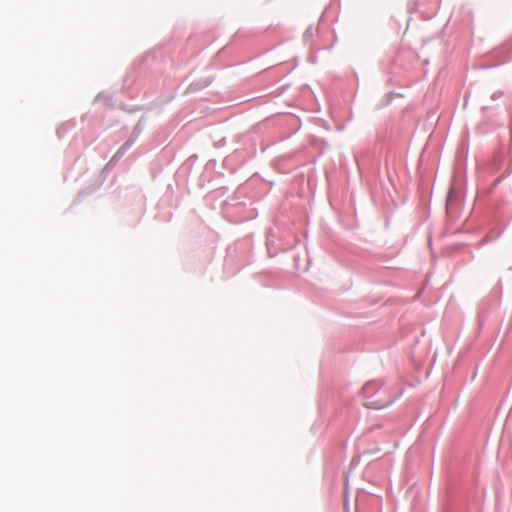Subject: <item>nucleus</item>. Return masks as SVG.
Here are the masks:
<instances>
[{
	"label": "nucleus",
	"instance_id": "f03ea898",
	"mask_svg": "<svg viewBox=\"0 0 512 512\" xmlns=\"http://www.w3.org/2000/svg\"><path fill=\"white\" fill-rule=\"evenodd\" d=\"M385 406H386V404L374 405L373 403H370L367 405V407H369V408H383Z\"/></svg>",
	"mask_w": 512,
	"mask_h": 512
},
{
	"label": "nucleus",
	"instance_id": "f257e3e1",
	"mask_svg": "<svg viewBox=\"0 0 512 512\" xmlns=\"http://www.w3.org/2000/svg\"><path fill=\"white\" fill-rule=\"evenodd\" d=\"M372 386H373V383H367V384L363 387V392H364L365 394H368V393H369V391H370V389L372 388Z\"/></svg>",
	"mask_w": 512,
	"mask_h": 512
}]
</instances>
